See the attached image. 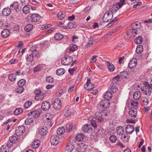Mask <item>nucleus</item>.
Here are the masks:
<instances>
[{"label":"nucleus","instance_id":"f257e3e1","mask_svg":"<svg viewBox=\"0 0 152 152\" xmlns=\"http://www.w3.org/2000/svg\"><path fill=\"white\" fill-rule=\"evenodd\" d=\"M89 120L90 122L91 125L95 128L97 127L96 122H101L104 120V118L102 117V114L99 112H97L95 114V116L90 117Z\"/></svg>","mask_w":152,"mask_h":152},{"label":"nucleus","instance_id":"f03ea898","mask_svg":"<svg viewBox=\"0 0 152 152\" xmlns=\"http://www.w3.org/2000/svg\"><path fill=\"white\" fill-rule=\"evenodd\" d=\"M42 110H40L42 112L43 114L45 115L43 116V119L44 121H46V120H48V118H46L47 116V113H48V102L45 101L42 103L41 105Z\"/></svg>","mask_w":152,"mask_h":152},{"label":"nucleus","instance_id":"7ed1b4c3","mask_svg":"<svg viewBox=\"0 0 152 152\" xmlns=\"http://www.w3.org/2000/svg\"><path fill=\"white\" fill-rule=\"evenodd\" d=\"M145 85L144 86L141 88V91L142 93L145 94L150 96L151 93L152 88L150 87V84L148 83H145Z\"/></svg>","mask_w":152,"mask_h":152},{"label":"nucleus","instance_id":"20e7f679","mask_svg":"<svg viewBox=\"0 0 152 152\" xmlns=\"http://www.w3.org/2000/svg\"><path fill=\"white\" fill-rule=\"evenodd\" d=\"M113 17V12L112 11L108 10L104 15L102 20L104 22H107L110 21Z\"/></svg>","mask_w":152,"mask_h":152},{"label":"nucleus","instance_id":"39448f33","mask_svg":"<svg viewBox=\"0 0 152 152\" xmlns=\"http://www.w3.org/2000/svg\"><path fill=\"white\" fill-rule=\"evenodd\" d=\"M72 57L70 56H68L62 58L61 63L64 65H68L72 62Z\"/></svg>","mask_w":152,"mask_h":152},{"label":"nucleus","instance_id":"423d86ee","mask_svg":"<svg viewBox=\"0 0 152 152\" xmlns=\"http://www.w3.org/2000/svg\"><path fill=\"white\" fill-rule=\"evenodd\" d=\"M25 128L24 126H20L16 128L15 134L18 136L21 135L25 131Z\"/></svg>","mask_w":152,"mask_h":152},{"label":"nucleus","instance_id":"0eeeda50","mask_svg":"<svg viewBox=\"0 0 152 152\" xmlns=\"http://www.w3.org/2000/svg\"><path fill=\"white\" fill-rule=\"evenodd\" d=\"M53 107L56 110H59L61 106V102L59 99H55L53 103Z\"/></svg>","mask_w":152,"mask_h":152},{"label":"nucleus","instance_id":"6e6552de","mask_svg":"<svg viewBox=\"0 0 152 152\" xmlns=\"http://www.w3.org/2000/svg\"><path fill=\"white\" fill-rule=\"evenodd\" d=\"M59 137L56 135H53L51 137L50 139V141L52 145H56L59 142Z\"/></svg>","mask_w":152,"mask_h":152},{"label":"nucleus","instance_id":"1a4fd4ad","mask_svg":"<svg viewBox=\"0 0 152 152\" xmlns=\"http://www.w3.org/2000/svg\"><path fill=\"white\" fill-rule=\"evenodd\" d=\"M10 6L12 10H15L17 12H18L22 10V7L19 6L18 3L17 2H14Z\"/></svg>","mask_w":152,"mask_h":152},{"label":"nucleus","instance_id":"9d476101","mask_svg":"<svg viewBox=\"0 0 152 152\" xmlns=\"http://www.w3.org/2000/svg\"><path fill=\"white\" fill-rule=\"evenodd\" d=\"M137 60L136 58H133L130 61L129 64L128 66L130 69H133L137 65Z\"/></svg>","mask_w":152,"mask_h":152},{"label":"nucleus","instance_id":"9b49d317","mask_svg":"<svg viewBox=\"0 0 152 152\" xmlns=\"http://www.w3.org/2000/svg\"><path fill=\"white\" fill-rule=\"evenodd\" d=\"M48 128L46 126L40 128L38 130V133L42 136L46 135L47 133Z\"/></svg>","mask_w":152,"mask_h":152},{"label":"nucleus","instance_id":"f8f14e48","mask_svg":"<svg viewBox=\"0 0 152 152\" xmlns=\"http://www.w3.org/2000/svg\"><path fill=\"white\" fill-rule=\"evenodd\" d=\"M134 130V126L129 124L126 126L125 128V131L127 133L129 134L133 132Z\"/></svg>","mask_w":152,"mask_h":152},{"label":"nucleus","instance_id":"ddd939ff","mask_svg":"<svg viewBox=\"0 0 152 152\" xmlns=\"http://www.w3.org/2000/svg\"><path fill=\"white\" fill-rule=\"evenodd\" d=\"M82 130L85 133L91 132L92 130L91 126L87 124H85L83 127Z\"/></svg>","mask_w":152,"mask_h":152},{"label":"nucleus","instance_id":"4468645a","mask_svg":"<svg viewBox=\"0 0 152 152\" xmlns=\"http://www.w3.org/2000/svg\"><path fill=\"white\" fill-rule=\"evenodd\" d=\"M110 104L109 101L107 99L102 100L100 102V105L104 107V108H107L108 107Z\"/></svg>","mask_w":152,"mask_h":152},{"label":"nucleus","instance_id":"2eb2a0df","mask_svg":"<svg viewBox=\"0 0 152 152\" xmlns=\"http://www.w3.org/2000/svg\"><path fill=\"white\" fill-rule=\"evenodd\" d=\"M137 108H131L129 109V115L131 117L135 118L136 117L137 114Z\"/></svg>","mask_w":152,"mask_h":152},{"label":"nucleus","instance_id":"dca6fc26","mask_svg":"<svg viewBox=\"0 0 152 152\" xmlns=\"http://www.w3.org/2000/svg\"><path fill=\"white\" fill-rule=\"evenodd\" d=\"M2 15L5 16L9 15L11 12V9L9 8H4L2 11Z\"/></svg>","mask_w":152,"mask_h":152},{"label":"nucleus","instance_id":"f3484780","mask_svg":"<svg viewBox=\"0 0 152 152\" xmlns=\"http://www.w3.org/2000/svg\"><path fill=\"white\" fill-rule=\"evenodd\" d=\"M122 6L120 4L119 2H118V4H113L110 8V9H111L112 12L113 11H116L118 10L119 9L122 7Z\"/></svg>","mask_w":152,"mask_h":152},{"label":"nucleus","instance_id":"a211bd4d","mask_svg":"<svg viewBox=\"0 0 152 152\" xmlns=\"http://www.w3.org/2000/svg\"><path fill=\"white\" fill-rule=\"evenodd\" d=\"M10 33V31L9 30L5 29L1 32V34L3 38H6L9 36Z\"/></svg>","mask_w":152,"mask_h":152},{"label":"nucleus","instance_id":"6ab92c4d","mask_svg":"<svg viewBox=\"0 0 152 152\" xmlns=\"http://www.w3.org/2000/svg\"><path fill=\"white\" fill-rule=\"evenodd\" d=\"M63 114L66 117H68L71 115L72 113L70 109L68 107H66L64 110Z\"/></svg>","mask_w":152,"mask_h":152},{"label":"nucleus","instance_id":"aec40b11","mask_svg":"<svg viewBox=\"0 0 152 152\" xmlns=\"http://www.w3.org/2000/svg\"><path fill=\"white\" fill-rule=\"evenodd\" d=\"M11 146L8 143L6 145H2L0 151L1 152H7L9 151V148H10Z\"/></svg>","mask_w":152,"mask_h":152},{"label":"nucleus","instance_id":"412c9836","mask_svg":"<svg viewBox=\"0 0 152 152\" xmlns=\"http://www.w3.org/2000/svg\"><path fill=\"white\" fill-rule=\"evenodd\" d=\"M41 18V16L37 14H34L31 15V20L33 22H37L40 20Z\"/></svg>","mask_w":152,"mask_h":152},{"label":"nucleus","instance_id":"4be33fe9","mask_svg":"<svg viewBox=\"0 0 152 152\" xmlns=\"http://www.w3.org/2000/svg\"><path fill=\"white\" fill-rule=\"evenodd\" d=\"M117 133L120 135H122L124 132V128L122 126H119L116 129Z\"/></svg>","mask_w":152,"mask_h":152},{"label":"nucleus","instance_id":"5701e85b","mask_svg":"<svg viewBox=\"0 0 152 152\" xmlns=\"http://www.w3.org/2000/svg\"><path fill=\"white\" fill-rule=\"evenodd\" d=\"M34 112L33 117L35 118H37L42 113V112L40 110V109L38 110H34Z\"/></svg>","mask_w":152,"mask_h":152},{"label":"nucleus","instance_id":"b1692460","mask_svg":"<svg viewBox=\"0 0 152 152\" xmlns=\"http://www.w3.org/2000/svg\"><path fill=\"white\" fill-rule=\"evenodd\" d=\"M104 98L107 100L110 99L112 96V93L110 91H107L105 93L104 95Z\"/></svg>","mask_w":152,"mask_h":152},{"label":"nucleus","instance_id":"393cba45","mask_svg":"<svg viewBox=\"0 0 152 152\" xmlns=\"http://www.w3.org/2000/svg\"><path fill=\"white\" fill-rule=\"evenodd\" d=\"M94 85L92 83L85 84L84 85V88L87 90L90 91L94 87Z\"/></svg>","mask_w":152,"mask_h":152},{"label":"nucleus","instance_id":"a878e982","mask_svg":"<svg viewBox=\"0 0 152 152\" xmlns=\"http://www.w3.org/2000/svg\"><path fill=\"white\" fill-rule=\"evenodd\" d=\"M107 66L110 72H113L115 70V67L112 64L109 62L107 61L106 62Z\"/></svg>","mask_w":152,"mask_h":152},{"label":"nucleus","instance_id":"bb28decb","mask_svg":"<svg viewBox=\"0 0 152 152\" xmlns=\"http://www.w3.org/2000/svg\"><path fill=\"white\" fill-rule=\"evenodd\" d=\"M141 96V93L139 91H135L133 94V98L136 100H138Z\"/></svg>","mask_w":152,"mask_h":152},{"label":"nucleus","instance_id":"cd10ccee","mask_svg":"<svg viewBox=\"0 0 152 152\" xmlns=\"http://www.w3.org/2000/svg\"><path fill=\"white\" fill-rule=\"evenodd\" d=\"M64 37L63 35L60 33H57L55 34L54 38L55 39L57 40H59L62 39Z\"/></svg>","mask_w":152,"mask_h":152},{"label":"nucleus","instance_id":"c85d7f7f","mask_svg":"<svg viewBox=\"0 0 152 152\" xmlns=\"http://www.w3.org/2000/svg\"><path fill=\"white\" fill-rule=\"evenodd\" d=\"M65 131V129L63 127H59L57 130V133L59 135H62Z\"/></svg>","mask_w":152,"mask_h":152},{"label":"nucleus","instance_id":"c756f323","mask_svg":"<svg viewBox=\"0 0 152 152\" xmlns=\"http://www.w3.org/2000/svg\"><path fill=\"white\" fill-rule=\"evenodd\" d=\"M84 137V135L83 134L80 133L77 135L75 139L77 141L80 142L83 140Z\"/></svg>","mask_w":152,"mask_h":152},{"label":"nucleus","instance_id":"7c9ffc66","mask_svg":"<svg viewBox=\"0 0 152 152\" xmlns=\"http://www.w3.org/2000/svg\"><path fill=\"white\" fill-rule=\"evenodd\" d=\"M34 58V57L32 54L31 53L29 55H27L26 60L27 62L28 61L29 62L32 63V61H33Z\"/></svg>","mask_w":152,"mask_h":152},{"label":"nucleus","instance_id":"2f4dec72","mask_svg":"<svg viewBox=\"0 0 152 152\" xmlns=\"http://www.w3.org/2000/svg\"><path fill=\"white\" fill-rule=\"evenodd\" d=\"M119 75H117L116 77H114L112 81V83L113 84H118L119 82Z\"/></svg>","mask_w":152,"mask_h":152},{"label":"nucleus","instance_id":"473e14b6","mask_svg":"<svg viewBox=\"0 0 152 152\" xmlns=\"http://www.w3.org/2000/svg\"><path fill=\"white\" fill-rule=\"evenodd\" d=\"M16 77L15 73H11L9 75L8 78L11 81H14L16 79Z\"/></svg>","mask_w":152,"mask_h":152},{"label":"nucleus","instance_id":"72a5a7b5","mask_svg":"<svg viewBox=\"0 0 152 152\" xmlns=\"http://www.w3.org/2000/svg\"><path fill=\"white\" fill-rule=\"evenodd\" d=\"M40 141L39 140H36L34 141L32 144V147L34 148H37L39 145Z\"/></svg>","mask_w":152,"mask_h":152},{"label":"nucleus","instance_id":"f704fd0d","mask_svg":"<svg viewBox=\"0 0 152 152\" xmlns=\"http://www.w3.org/2000/svg\"><path fill=\"white\" fill-rule=\"evenodd\" d=\"M65 72V69L63 68H60L58 69L56 71V73L58 75H61L64 74Z\"/></svg>","mask_w":152,"mask_h":152},{"label":"nucleus","instance_id":"c9c22d12","mask_svg":"<svg viewBox=\"0 0 152 152\" xmlns=\"http://www.w3.org/2000/svg\"><path fill=\"white\" fill-rule=\"evenodd\" d=\"M74 126L70 124H67L66 125V130L70 132L73 130L74 128Z\"/></svg>","mask_w":152,"mask_h":152},{"label":"nucleus","instance_id":"e433bc0d","mask_svg":"<svg viewBox=\"0 0 152 152\" xmlns=\"http://www.w3.org/2000/svg\"><path fill=\"white\" fill-rule=\"evenodd\" d=\"M74 146L71 144H69L66 146V149L68 152H71L73 149Z\"/></svg>","mask_w":152,"mask_h":152},{"label":"nucleus","instance_id":"4c0bfd02","mask_svg":"<svg viewBox=\"0 0 152 152\" xmlns=\"http://www.w3.org/2000/svg\"><path fill=\"white\" fill-rule=\"evenodd\" d=\"M93 38L92 37H90L89 39L88 42L86 45V47L87 48H88L90 47L93 44Z\"/></svg>","mask_w":152,"mask_h":152},{"label":"nucleus","instance_id":"58836bf2","mask_svg":"<svg viewBox=\"0 0 152 152\" xmlns=\"http://www.w3.org/2000/svg\"><path fill=\"white\" fill-rule=\"evenodd\" d=\"M143 50V46L141 45H139L137 46L136 50V52L137 53H141Z\"/></svg>","mask_w":152,"mask_h":152},{"label":"nucleus","instance_id":"ea45409f","mask_svg":"<svg viewBox=\"0 0 152 152\" xmlns=\"http://www.w3.org/2000/svg\"><path fill=\"white\" fill-rule=\"evenodd\" d=\"M38 96H36L35 97V99L37 101L41 100L44 97L43 93H41L38 95Z\"/></svg>","mask_w":152,"mask_h":152},{"label":"nucleus","instance_id":"a19ab883","mask_svg":"<svg viewBox=\"0 0 152 152\" xmlns=\"http://www.w3.org/2000/svg\"><path fill=\"white\" fill-rule=\"evenodd\" d=\"M142 41V39L141 36H139L137 37L134 40V42L137 44H141Z\"/></svg>","mask_w":152,"mask_h":152},{"label":"nucleus","instance_id":"79ce46f5","mask_svg":"<svg viewBox=\"0 0 152 152\" xmlns=\"http://www.w3.org/2000/svg\"><path fill=\"white\" fill-rule=\"evenodd\" d=\"M30 8L29 7L26 5L23 8V12L25 14H27L30 12Z\"/></svg>","mask_w":152,"mask_h":152},{"label":"nucleus","instance_id":"37998d69","mask_svg":"<svg viewBox=\"0 0 152 152\" xmlns=\"http://www.w3.org/2000/svg\"><path fill=\"white\" fill-rule=\"evenodd\" d=\"M65 17V14L61 11L58 12L57 15V17L58 19L60 20H62Z\"/></svg>","mask_w":152,"mask_h":152},{"label":"nucleus","instance_id":"c03bdc74","mask_svg":"<svg viewBox=\"0 0 152 152\" xmlns=\"http://www.w3.org/2000/svg\"><path fill=\"white\" fill-rule=\"evenodd\" d=\"M33 27L31 24H28L25 27V30L27 32H28L31 30Z\"/></svg>","mask_w":152,"mask_h":152},{"label":"nucleus","instance_id":"a18cd8bd","mask_svg":"<svg viewBox=\"0 0 152 152\" xmlns=\"http://www.w3.org/2000/svg\"><path fill=\"white\" fill-rule=\"evenodd\" d=\"M26 81L25 79H22L18 82V84L19 86L23 87L25 84Z\"/></svg>","mask_w":152,"mask_h":152},{"label":"nucleus","instance_id":"49530a36","mask_svg":"<svg viewBox=\"0 0 152 152\" xmlns=\"http://www.w3.org/2000/svg\"><path fill=\"white\" fill-rule=\"evenodd\" d=\"M33 121V119L32 118H29L25 120V123L26 125H29L32 123Z\"/></svg>","mask_w":152,"mask_h":152},{"label":"nucleus","instance_id":"de8ad7c7","mask_svg":"<svg viewBox=\"0 0 152 152\" xmlns=\"http://www.w3.org/2000/svg\"><path fill=\"white\" fill-rule=\"evenodd\" d=\"M17 140L18 139L15 136L10 137L9 138V141L12 143H15Z\"/></svg>","mask_w":152,"mask_h":152},{"label":"nucleus","instance_id":"09e8293b","mask_svg":"<svg viewBox=\"0 0 152 152\" xmlns=\"http://www.w3.org/2000/svg\"><path fill=\"white\" fill-rule=\"evenodd\" d=\"M23 112L22 109L20 108H17L14 112V114L15 115H17L21 114Z\"/></svg>","mask_w":152,"mask_h":152},{"label":"nucleus","instance_id":"8fccbe9b","mask_svg":"<svg viewBox=\"0 0 152 152\" xmlns=\"http://www.w3.org/2000/svg\"><path fill=\"white\" fill-rule=\"evenodd\" d=\"M109 140L112 142L114 143L116 141L117 138L115 136L112 135L110 136Z\"/></svg>","mask_w":152,"mask_h":152},{"label":"nucleus","instance_id":"3c124183","mask_svg":"<svg viewBox=\"0 0 152 152\" xmlns=\"http://www.w3.org/2000/svg\"><path fill=\"white\" fill-rule=\"evenodd\" d=\"M31 53L32 54L34 57H36L37 58H38L39 56V51L37 50L33 52H31Z\"/></svg>","mask_w":152,"mask_h":152},{"label":"nucleus","instance_id":"603ef678","mask_svg":"<svg viewBox=\"0 0 152 152\" xmlns=\"http://www.w3.org/2000/svg\"><path fill=\"white\" fill-rule=\"evenodd\" d=\"M102 112L103 114L105 115H107L110 113V111L108 109L105 108H104L102 111Z\"/></svg>","mask_w":152,"mask_h":152},{"label":"nucleus","instance_id":"864d4df0","mask_svg":"<svg viewBox=\"0 0 152 152\" xmlns=\"http://www.w3.org/2000/svg\"><path fill=\"white\" fill-rule=\"evenodd\" d=\"M131 104L132 105V106L131 107V108L134 109L137 108L138 105V104L137 101H132L131 102Z\"/></svg>","mask_w":152,"mask_h":152},{"label":"nucleus","instance_id":"5fc2aeb1","mask_svg":"<svg viewBox=\"0 0 152 152\" xmlns=\"http://www.w3.org/2000/svg\"><path fill=\"white\" fill-rule=\"evenodd\" d=\"M32 104V102L31 101L26 102L24 104V107L25 108H28Z\"/></svg>","mask_w":152,"mask_h":152},{"label":"nucleus","instance_id":"6e6d98bb","mask_svg":"<svg viewBox=\"0 0 152 152\" xmlns=\"http://www.w3.org/2000/svg\"><path fill=\"white\" fill-rule=\"evenodd\" d=\"M37 50V45H31L30 48V50L33 52Z\"/></svg>","mask_w":152,"mask_h":152},{"label":"nucleus","instance_id":"4d7b16f0","mask_svg":"<svg viewBox=\"0 0 152 152\" xmlns=\"http://www.w3.org/2000/svg\"><path fill=\"white\" fill-rule=\"evenodd\" d=\"M24 90V88L23 87H20L19 86V87L17 88L16 91L17 93H21L23 92Z\"/></svg>","mask_w":152,"mask_h":152},{"label":"nucleus","instance_id":"13d9d810","mask_svg":"<svg viewBox=\"0 0 152 152\" xmlns=\"http://www.w3.org/2000/svg\"><path fill=\"white\" fill-rule=\"evenodd\" d=\"M133 26H134L135 28L136 29H139L141 27V23H135L133 24Z\"/></svg>","mask_w":152,"mask_h":152},{"label":"nucleus","instance_id":"bf43d9fd","mask_svg":"<svg viewBox=\"0 0 152 152\" xmlns=\"http://www.w3.org/2000/svg\"><path fill=\"white\" fill-rule=\"evenodd\" d=\"M128 75V73L126 71H124L121 72L120 73V76L122 77H126Z\"/></svg>","mask_w":152,"mask_h":152},{"label":"nucleus","instance_id":"052dcab7","mask_svg":"<svg viewBox=\"0 0 152 152\" xmlns=\"http://www.w3.org/2000/svg\"><path fill=\"white\" fill-rule=\"evenodd\" d=\"M110 89L113 92H116V91L118 90L117 87L114 85H113L111 86Z\"/></svg>","mask_w":152,"mask_h":152},{"label":"nucleus","instance_id":"680f3d73","mask_svg":"<svg viewBox=\"0 0 152 152\" xmlns=\"http://www.w3.org/2000/svg\"><path fill=\"white\" fill-rule=\"evenodd\" d=\"M77 49V47L75 45H72L70 47V50L72 51L76 50Z\"/></svg>","mask_w":152,"mask_h":152},{"label":"nucleus","instance_id":"e2e57ef3","mask_svg":"<svg viewBox=\"0 0 152 152\" xmlns=\"http://www.w3.org/2000/svg\"><path fill=\"white\" fill-rule=\"evenodd\" d=\"M132 34H133V36H134L135 35L137 34V30L136 28H132L130 30Z\"/></svg>","mask_w":152,"mask_h":152},{"label":"nucleus","instance_id":"0e129e2a","mask_svg":"<svg viewBox=\"0 0 152 152\" xmlns=\"http://www.w3.org/2000/svg\"><path fill=\"white\" fill-rule=\"evenodd\" d=\"M118 20V19L116 18H115L114 19L112 20L110 23H109L107 25V27H109L110 26H111L113 24Z\"/></svg>","mask_w":152,"mask_h":152},{"label":"nucleus","instance_id":"69168bd1","mask_svg":"<svg viewBox=\"0 0 152 152\" xmlns=\"http://www.w3.org/2000/svg\"><path fill=\"white\" fill-rule=\"evenodd\" d=\"M41 66L40 65H39L35 67L34 70V72H37L41 68Z\"/></svg>","mask_w":152,"mask_h":152},{"label":"nucleus","instance_id":"338daca9","mask_svg":"<svg viewBox=\"0 0 152 152\" xmlns=\"http://www.w3.org/2000/svg\"><path fill=\"white\" fill-rule=\"evenodd\" d=\"M29 2V0H21V2L23 5H27L28 4Z\"/></svg>","mask_w":152,"mask_h":152},{"label":"nucleus","instance_id":"774afa93","mask_svg":"<svg viewBox=\"0 0 152 152\" xmlns=\"http://www.w3.org/2000/svg\"><path fill=\"white\" fill-rule=\"evenodd\" d=\"M72 41L75 43H77V39L78 37L75 36H73L72 37Z\"/></svg>","mask_w":152,"mask_h":152}]
</instances>
